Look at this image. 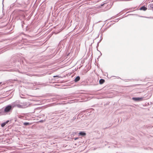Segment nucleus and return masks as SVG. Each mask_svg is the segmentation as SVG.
<instances>
[{
  "label": "nucleus",
  "instance_id": "9d476101",
  "mask_svg": "<svg viewBox=\"0 0 153 153\" xmlns=\"http://www.w3.org/2000/svg\"><path fill=\"white\" fill-rule=\"evenodd\" d=\"M30 124V123L28 122H25L24 123V125L26 126L29 125Z\"/></svg>",
  "mask_w": 153,
  "mask_h": 153
},
{
  "label": "nucleus",
  "instance_id": "1a4fd4ad",
  "mask_svg": "<svg viewBox=\"0 0 153 153\" xmlns=\"http://www.w3.org/2000/svg\"><path fill=\"white\" fill-rule=\"evenodd\" d=\"M90 110H88L87 111H85L87 113V112H88V113H87L86 114L87 115H90L91 114H90V112H89V111H90Z\"/></svg>",
  "mask_w": 153,
  "mask_h": 153
},
{
  "label": "nucleus",
  "instance_id": "2eb2a0df",
  "mask_svg": "<svg viewBox=\"0 0 153 153\" xmlns=\"http://www.w3.org/2000/svg\"><path fill=\"white\" fill-rule=\"evenodd\" d=\"M44 120H40V121H39V122H40V123H43V122H44Z\"/></svg>",
  "mask_w": 153,
  "mask_h": 153
},
{
  "label": "nucleus",
  "instance_id": "a878e982",
  "mask_svg": "<svg viewBox=\"0 0 153 153\" xmlns=\"http://www.w3.org/2000/svg\"><path fill=\"white\" fill-rule=\"evenodd\" d=\"M97 50L98 51H98V49H97Z\"/></svg>",
  "mask_w": 153,
  "mask_h": 153
},
{
  "label": "nucleus",
  "instance_id": "a211bd4d",
  "mask_svg": "<svg viewBox=\"0 0 153 153\" xmlns=\"http://www.w3.org/2000/svg\"><path fill=\"white\" fill-rule=\"evenodd\" d=\"M76 119V117H74L73 118V120H74Z\"/></svg>",
  "mask_w": 153,
  "mask_h": 153
},
{
  "label": "nucleus",
  "instance_id": "f257e3e1",
  "mask_svg": "<svg viewBox=\"0 0 153 153\" xmlns=\"http://www.w3.org/2000/svg\"><path fill=\"white\" fill-rule=\"evenodd\" d=\"M15 103V107L17 106L19 108H25L28 106L29 105L26 102H19V101H16L14 102Z\"/></svg>",
  "mask_w": 153,
  "mask_h": 153
},
{
  "label": "nucleus",
  "instance_id": "39448f33",
  "mask_svg": "<svg viewBox=\"0 0 153 153\" xmlns=\"http://www.w3.org/2000/svg\"><path fill=\"white\" fill-rule=\"evenodd\" d=\"M80 79V77L79 76H77L75 79L74 81L75 82H77Z\"/></svg>",
  "mask_w": 153,
  "mask_h": 153
},
{
  "label": "nucleus",
  "instance_id": "dca6fc26",
  "mask_svg": "<svg viewBox=\"0 0 153 153\" xmlns=\"http://www.w3.org/2000/svg\"><path fill=\"white\" fill-rule=\"evenodd\" d=\"M22 27H23V24H24V22L23 21H22Z\"/></svg>",
  "mask_w": 153,
  "mask_h": 153
},
{
  "label": "nucleus",
  "instance_id": "5701e85b",
  "mask_svg": "<svg viewBox=\"0 0 153 153\" xmlns=\"http://www.w3.org/2000/svg\"><path fill=\"white\" fill-rule=\"evenodd\" d=\"M108 128V127H106V128H105V129H106V128Z\"/></svg>",
  "mask_w": 153,
  "mask_h": 153
},
{
  "label": "nucleus",
  "instance_id": "393cba45",
  "mask_svg": "<svg viewBox=\"0 0 153 153\" xmlns=\"http://www.w3.org/2000/svg\"><path fill=\"white\" fill-rule=\"evenodd\" d=\"M150 149L151 150V149H152V148H150Z\"/></svg>",
  "mask_w": 153,
  "mask_h": 153
},
{
  "label": "nucleus",
  "instance_id": "ddd939ff",
  "mask_svg": "<svg viewBox=\"0 0 153 153\" xmlns=\"http://www.w3.org/2000/svg\"><path fill=\"white\" fill-rule=\"evenodd\" d=\"M79 138V137H75V138H74V140H76L77 139H78Z\"/></svg>",
  "mask_w": 153,
  "mask_h": 153
},
{
  "label": "nucleus",
  "instance_id": "bb28decb",
  "mask_svg": "<svg viewBox=\"0 0 153 153\" xmlns=\"http://www.w3.org/2000/svg\"><path fill=\"white\" fill-rule=\"evenodd\" d=\"M3 1H4V0H3Z\"/></svg>",
  "mask_w": 153,
  "mask_h": 153
},
{
  "label": "nucleus",
  "instance_id": "f8f14e48",
  "mask_svg": "<svg viewBox=\"0 0 153 153\" xmlns=\"http://www.w3.org/2000/svg\"><path fill=\"white\" fill-rule=\"evenodd\" d=\"M106 4V3H103V4H101V7L105 5Z\"/></svg>",
  "mask_w": 153,
  "mask_h": 153
},
{
  "label": "nucleus",
  "instance_id": "f03ea898",
  "mask_svg": "<svg viewBox=\"0 0 153 153\" xmlns=\"http://www.w3.org/2000/svg\"><path fill=\"white\" fill-rule=\"evenodd\" d=\"M14 103H12L11 105H8L6 106L4 109V112L8 113L12 111L14 107H15Z\"/></svg>",
  "mask_w": 153,
  "mask_h": 153
},
{
  "label": "nucleus",
  "instance_id": "6e6552de",
  "mask_svg": "<svg viewBox=\"0 0 153 153\" xmlns=\"http://www.w3.org/2000/svg\"><path fill=\"white\" fill-rule=\"evenodd\" d=\"M102 36H101L100 39V40L99 41V42H98V43H97V47L99 46V43L101 41V40H102Z\"/></svg>",
  "mask_w": 153,
  "mask_h": 153
},
{
  "label": "nucleus",
  "instance_id": "423d86ee",
  "mask_svg": "<svg viewBox=\"0 0 153 153\" xmlns=\"http://www.w3.org/2000/svg\"><path fill=\"white\" fill-rule=\"evenodd\" d=\"M147 9V8L144 6H143L141 7L140 10H143V11H146Z\"/></svg>",
  "mask_w": 153,
  "mask_h": 153
},
{
  "label": "nucleus",
  "instance_id": "6ab92c4d",
  "mask_svg": "<svg viewBox=\"0 0 153 153\" xmlns=\"http://www.w3.org/2000/svg\"><path fill=\"white\" fill-rule=\"evenodd\" d=\"M118 19H116V20L115 21V22H117L118 21H117V20Z\"/></svg>",
  "mask_w": 153,
  "mask_h": 153
},
{
  "label": "nucleus",
  "instance_id": "20e7f679",
  "mask_svg": "<svg viewBox=\"0 0 153 153\" xmlns=\"http://www.w3.org/2000/svg\"><path fill=\"white\" fill-rule=\"evenodd\" d=\"M79 136H84L86 135V133L84 131H80L79 133Z\"/></svg>",
  "mask_w": 153,
  "mask_h": 153
},
{
  "label": "nucleus",
  "instance_id": "f3484780",
  "mask_svg": "<svg viewBox=\"0 0 153 153\" xmlns=\"http://www.w3.org/2000/svg\"><path fill=\"white\" fill-rule=\"evenodd\" d=\"M141 17H145V18H150V17H144V16H141Z\"/></svg>",
  "mask_w": 153,
  "mask_h": 153
},
{
  "label": "nucleus",
  "instance_id": "4be33fe9",
  "mask_svg": "<svg viewBox=\"0 0 153 153\" xmlns=\"http://www.w3.org/2000/svg\"><path fill=\"white\" fill-rule=\"evenodd\" d=\"M100 55H101H101H102V53H101V52H100Z\"/></svg>",
  "mask_w": 153,
  "mask_h": 153
},
{
  "label": "nucleus",
  "instance_id": "412c9836",
  "mask_svg": "<svg viewBox=\"0 0 153 153\" xmlns=\"http://www.w3.org/2000/svg\"><path fill=\"white\" fill-rule=\"evenodd\" d=\"M53 76V77H56V76Z\"/></svg>",
  "mask_w": 153,
  "mask_h": 153
},
{
  "label": "nucleus",
  "instance_id": "7ed1b4c3",
  "mask_svg": "<svg viewBox=\"0 0 153 153\" xmlns=\"http://www.w3.org/2000/svg\"><path fill=\"white\" fill-rule=\"evenodd\" d=\"M143 97H132V99L134 101L136 102H139L143 100Z\"/></svg>",
  "mask_w": 153,
  "mask_h": 153
},
{
  "label": "nucleus",
  "instance_id": "aec40b11",
  "mask_svg": "<svg viewBox=\"0 0 153 153\" xmlns=\"http://www.w3.org/2000/svg\"><path fill=\"white\" fill-rule=\"evenodd\" d=\"M27 75L30 76V74L28 73V74H27Z\"/></svg>",
  "mask_w": 153,
  "mask_h": 153
},
{
  "label": "nucleus",
  "instance_id": "0eeeda50",
  "mask_svg": "<svg viewBox=\"0 0 153 153\" xmlns=\"http://www.w3.org/2000/svg\"><path fill=\"white\" fill-rule=\"evenodd\" d=\"M105 81V80L104 79H101L99 80V83L100 84H102Z\"/></svg>",
  "mask_w": 153,
  "mask_h": 153
},
{
  "label": "nucleus",
  "instance_id": "4468645a",
  "mask_svg": "<svg viewBox=\"0 0 153 153\" xmlns=\"http://www.w3.org/2000/svg\"><path fill=\"white\" fill-rule=\"evenodd\" d=\"M9 120H7V121H6L5 123H6V124L7 123L9 122Z\"/></svg>",
  "mask_w": 153,
  "mask_h": 153
},
{
  "label": "nucleus",
  "instance_id": "9b49d317",
  "mask_svg": "<svg viewBox=\"0 0 153 153\" xmlns=\"http://www.w3.org/2000/svg\"><path fill=\"white\" fill-rule=\"evenodd\" d=\"M6 123H5V122H4L2 123L1 124V126L2 127H4L6 125Z\"/></svg>",
  "mask_w": 153,
  "mask_h": 153
},
{
  "label": "nucleus",
  "instance_id": "b1692460",
  "mask_svg": "<svg viewBox=\"0 0 153 153\" xmlns=\"http://www.w3.org/2000/svg\"><path fill=\"white\" fill-rule=\"evenodd\" d=\"M19 118H21V117H20V116H19Z\"/></svg>",
  "mask_w": 153,
  "mask_h": 153
}]
</instances>
